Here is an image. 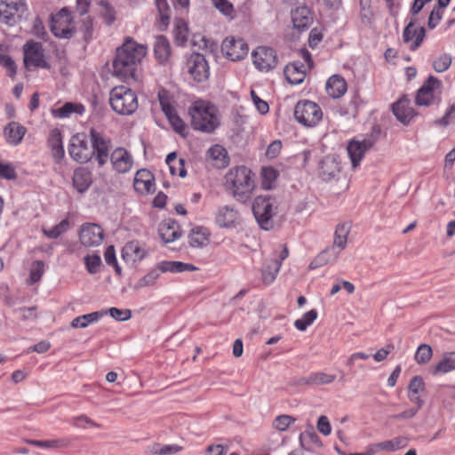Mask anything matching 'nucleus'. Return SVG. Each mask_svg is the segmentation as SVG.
<instances>
[{
	"label": "nucleus",
	"mask_w": 455,
	"mask_h": 455,
	"mask_svg": "<svg viewBox=\"0 0 455 455\" xmlns=\"http://www.w3.org/2000/svg\"><path fill=\"white\" fill-rule=\"evenodd\" d=\"M147 47L127 37L124 44L116 49L113 60V75L121 79L137 78L138 67L147 55Z\"/></svg>",
	"instance_id": "nucleus-1"
},
{
	"label": "nucleus",
	"mask_w": 455,
	"mask_h": 455,
	"mask_svg": "<svg viewBox=\"0 0 455 455\" xmlns=\"http://www.w3.org/2000/svg\"><path fill=\"white\" fill-rule=\"evenodd\" d=\"M226 178L233 196L238 202L246 203L255 188L251 170L245 166H238L231 169Z\"/></svg>",
	"instance_id": "nucleus-2"
},
{
	"label": "nucleus",
	"mask_w": 455,
	"mask_h": 455,
	"mask_svg": "<svg viewBox=\"0 0 455 455\" xmlns=\"http://www.w3.org/2000/svg\"><path fill=\"white\" fill-rule=\"evenodd\" d=\"M192 127L202 132L211 133L219 126L216 108L210 102L196 100L188 109Z\"/></svg>",
	"instance_id": "nucleus-3"
},
{
	"label": "nucleus",
	"mask_w": 455,
	"mask_h": 455,
	"mask_svg": "<svg viewBox=\"0 0 455 455\" xmlns=\"http://www.w3.org/2000/svg\"><path fill=\"white\" fill-rule=\"evenodd\" d=\"M109 102L112 109L123 116L133 114L139 106L136 93L125 86H116L110 92Z\"/></svg>",
	"instance_id": "nucleus-4"
},
{
	"label": "nucleus",
	"mask_w": 455,
	"mask_h": 455,
	"mask_svg": "<svg viewBox=\"0 0 455 455\" xmlns=\"http://www.w3.org/2000/svg\"><path fill=\"white\" fill-rule=\"evenodd\" d=\"M276 202L270 196H259L252 204L253 215L264 230H270L274 228L273 217L276 213Z\"/></svg>",
	"instance_id": "nucleus-5"
},
{
	"label": "nucleus",
	"mask_w": 455,
	"mask_h": 455,
	"mask_svg": "<svg viewBox=\"0 0 455 455\" xmlns=\"http://www.w3.org/2000/svg\"><path fill=\"white\" fill-rule=\"evenodd\" d=\"M294 117L300 124L314 127L322 120L323 111L315 102L303 100L296 104Z\"/></svg>",
	"instance_id": "nucleus-6"
},
{
	"label": "nucleus",
	"mask_w": 455,
	"mask_h": 455,
	"mask_svg": "<svg viewBox=\"0 0 455 455\" xmlns=\"http://www.w3.org/2000/svg\"><path fill=\"white\" fill-rule=\"evenodd\" d=\"M92 151L100 167L107 164L109 158L111 140L95 129L90 131Z\"/></svg>",
	"instance_id": "nucleus-7"
},
{
	"label": "nucleus",
	"mask_w": 455,
	"mask_h": 455,
	"mask_svg": "<svg viewBox=\"0 0 455 455\" xmlns=\"http://www.w3.org/2000/svg\"><path fill=\"white\" fill-rule=\"evenodd\" d=\"M28 11L25 0H0V20L15 24Z\"/></svg>",
	"instance_id": "nucleus-8"
},
{
	"label": "nucleus",
	"mask_w": 455,
	"mask_h": 455,
	"mask_svg": "<svg viewBox=\"0 0 455 455\" xmlns=\"http://www.w3.org/2000/svg\"><path fill=\"white\" fill-rule=\"evenodd\" d=\"M442 83L433 76H429L422 86L418 90L416 104L418 106H429L434 104L437 95L441 92Z\"/></svg>",
	"instance_id": "nucleus-9"
},
{
	"label": "nucleus",
	"mask_w": 455,
	"mask_h": 455,
	"mask_svg": "<svg viewBox=\"0 0 455 455\" xmlns=\"http://www.w3.org/2000/svg\"><path fill=\"white\" fill-rule=\"evenodd\" d=\"M24 51V65L29 69L30 68H49L50 66L44 60L43 45L36 42H28L23 46Z\"/></svg>",
	"instance_id": "nucleus-10"
},
{
	"label": "nucleus",
	"mask_w": 455,
	"mask_h": 455,
	"mask_svg": "<svg viewBox=\"0 0 455 455\" xmlns=\"http://www.w3.org/2000/svg\"><path fill=\"white\" fill-rule=\"evenodd\" d=\"M71 21L72 17L69 11L67 8H63L52 16L51 30L57 37L70 38L74 33Z\"/></svg>",
	"instance_id": "nucleus-11"
},
{
	"label": "nucleus",
	"mask_w": 455,
	"mask_h": 455,
	"mask_svg": "<svg viewBox=\"0 0 455 455\" xmlns=\"http://www.w3.org/2000/svg\"><path fill=\"white\" fill-rule=\"evenodd\" d=\"M68 151L70 156L79 163H87L93 156L84 134H76L72 137Z\"/></svg>",
	"instance_id": "nucleus-12"
},
{
	"label": "nucleus",
	"mask_w": 455,
	"mask_h": 455,
	"mask_svg": "<svg viewBox=\"0 0 455 455\" xmlns=\"http://www.w3.org/2000/svg\"><path fill=\"white\" fill-rule=\"evenodd\" d=\"M187 70L191 77L196 82H204L208 79L210 72L209 66L201 53H193L187 60Z\"/></svg>",
	"instance_id": "nucleus-13"
},
{
	"label": "nucleus",
	"mask_w": 455,
	"mask_h": 455,
	"mask_svg": "<svg viewBox=\"0 0 455 455\" xmlns=\"http://www.w3.org/2000/svg\"><path fill=\"white\" fill-rule=\"evenodd\" d=\"M252 59L255 67L263 72L274 69L277 65V57L272 48L259 46L252 52Z\"/></svg>",
	"instance_id": "nucleus-14"
},
{
	"label": "nucleus",
	"mask_w": 455,
	"mask_h": 455,
	"mask_svg": "<svg viewBox=\"0 0 455 455\" xmlns=\"http://www.w3.org/2000/svg\"><path fill=\"white\" fill-rule=\"evenodd\" d=\"M104 232L97 224L86 223L82 225L79 231L80 243L85 247H95L101 244Z\"/></svg>",
	"instance_id": "nucleus-15"
},
{
	"label": "nucleus",
	"mask_w": 455,
	"mask_h": 455,
	"mask_svg": "<svg viewBox=\"0 0 455 455\" xmlns=\"http://www.w3.org/2000/svg\"><path fill=\"white\" fill-rule=\"evenodd\" d=\"M221 50L229 60L236 61L247 56L249 48L242 39L226 38L222 43Z\"/></svg>",
	"instance_id": "nucleus-16"
},
{
	"label": "nucleus",
	"mask_w": 455,
	"mask_h": 455,
	"mask_svg": "<svg viewBox=\"0 0 455 455\" xmlns=\"http://www.w3.org/2000/svg\"><path fill=\"white\" fill-rule=\"evenodd\" d=\"M375 142L376 139L373 138L364 139L361 141L352 140L349 142L347 150L353 168H356L359 165L366 151L371 148Z\"/></svg>",
	"instance_id": "nucleus-17"
},
{
	"label": "nucleus",
	"mask_w": 455,
	"mask_h": 455,
	"mask_svg": "<svg viewBox=\"0 0 455 455\" xmlns=\"http://www.w3.org/2000/svg\"><path fill=\"white\" fill-rule=\"evenodd\" d=\"M113 169L118 173L130 172L133 165V159L131 154L124 148H116L112 151L108 158Z\"/></svg>",
	"instance_id": "nucleus-18"
},
{
	"label": "nucleus",
	"mask_w": 455,
	"mask_h": 455,
	"mask_svg": "<svg viewBox=\"0 0 455 455\" xmlns=\"http://www.w3.org/2000/svg\"><path fill=\"white\" fill-rule=\"evenodd\" d=\"M340 172V163L335 155L324 156L319 164V175L324 181L334 179Z\"/></svg>",
	"instance_id": "nucleus-19"
},
{
	"label": "nucleus",
	"mask_w": 455,
	"mask_h": 455,
	"mask_svg": "<svg viewBox=\"0 0 455 455\" xmlns=\"http://www.w3.org/2000/svg\"><path fill=\"white\" fill-rule=\"evenodd\" d=\"M148 254V250L144 244L138 241H131L127 243L122 249V259L127 264H134L143 259Z\"/></svg>",
	"instance_id": "nucleus-20"
},
{
	"label": "nucleus",
	"mask_w": 455,
	"mask_h": 455,
	"mask_svg": "<svg viewBox=\"0 0 455 455\" xmlns=\"http://www.w3.org/2000/svg\"><path fill=\"white\" fill-rule=\"evenodd\" d=\"M392 110L396 119L403 124H408L415 116L412 108L410 107V100L403 96L392 105Z\"/></svg>",
	"instance_id": "nucleus-21"
},
{
	"label": "nucleus",
	"mask_w": 455,
	"mask_h": 455,
	"mask_svg": "<svg viewBox=\"0 0 455 455\" xmlns=\"http://www.w3.org/2000/svg\"><path fill=\"white\" fill-rule=\"evenodd\" d=\"M291 21L296 29L303 31L307 29L313 22V16L306 5L299 6L291 11Z\"/></svg>",
	"instance_id": "nucleus-22"
},
{
	"label": "nucleus",
	"mask_w": 455,
	"mask_h": 455,
	"mask_svg": "<svg viewBox=\"0 0 455 455\" xmlns=\"http://www.w3.org/2000/svg\"><path fill=\"white\" fill-rule=\"evenodd\" d=\"M134 188L140 193H152L155 190L154 176L146 170H139L134 177Z\"/></svg>",
	"instance_id": "nucleus-23"
},
{
	"label": "nucleus",
	"mask_w": 455,
	"mask_h": 455,
	"mask_svg": "<svg viewBox=\"0 0 455 455\" xmlns=\"http://www.w3.org/2000/svg\"><path fill=\"white\" fill-rule=\"evenodd\" d=\"M240 220L238 211L230 206H223L219 210L216 221L220 228H228L235 227Z\"/></svg>",
	"instance_id": "nucleus-24"
},
{
	"label": "nucleus",
	"mask_w": 455,
	"mask_h": 455,
	"mask_svg": "<svg viewBox=\"0 0 455 455\" xmlns=\"http://www.w3.org/2000/svg\"><path fill=\"white\" fill-rule=\"evenodd\" d=\"M415 21V19H411L403 32V40L404 43H408L415 37V40L411 46V50H416L421 44L426 36V29L423 27L419 28L418 29L414 28Z\"/></svg>",
	"instance_id": "nucleus-25"
},
{
	"label": "nucleus",
	"mask_w": 455,
	"mask_h": 455,
	"mask_svg": "<svg viewBox=\"0 0 455 455\" xmlns=\"http://www.w3.org/2000/svg\"><path fill=\"white\" fill-rule=\"evenodd\" d=\"M158 232L160 237L165 243L173 242L181 235L180 226L178 222L173 220H168L162 222Z\"/></svg>",
	"instance_id": "nucleus-26"
},
{
	"label": "nucleus",
	"mask_w": 455,
	"mask_h": 455,
	"mask_svg": "<svg viewBox=\"0 0 455 455\" xmlns=\"http://www.w3.org/2000/svg\"><path fill=\"white\" fill-rule=\"evenodd\" d=\"M27 132V129L17 122L9 123L4 130L7 143L17 146L21 141Z\"/></svg>",
	"instance_id": "nucleus-27"
},
{
	"label": "nucleus",
	"mask_w": 455,
	"mask_h": 455,
	"mask_svg": "<svg viewBox=\"0 0 455 455\" xmlns=\"http://www.w3.org/2000/svg\"><path fill=\"white\" fill-rule=\"evenodd\" d=\"M283 72L286 80L291 84H299L306 77L304 65L299 62L286 65Z\"/></svg>",
	"instance_id": "nucleus-28"
},
{
	"label": "nucleus",
	"mask_w": 455,
	"mask_h": 455,
	"mask_svg": "<svg viewBox=\"0 0 455 455\" xmlns=\"http://www.w3.org/2000/svg\"><path fill=\"white\" fill-rule=\"evenodd\" d=\"M350 228L347 224H339L337 226L334 233L333 244L328 247L330 250H334L339 256V253L346 248L347 236L349 235Z\"/></svg>",
	"instance_id": "nucleus-29"
},
{
	"label": "nucleus",
	"mask_w": 455,
	"mask_h": 455,
	"mask_svg": "<svg viewBox=\"0 0 455 455\" xmlns=\"http://www.w3.org/2000/svg\"><path fill=\"white\" fill-rule=\"evenodd\" d=\"M92 182V172L85 168L75 170L73 185L79 193H84Z\"/></svg>",
	"instance_id": "nucleus-30"
},
{
	"label": "nucleus",
	"mask_w": 455,
	"mask_h": 455,
	"mask_svg": "<svg viewBox=\"0 0 455 455\" xmlns=\"http://www.w3.org/2000/svg\"><path fill=\"white\" fill-rule=\"evenodd\" d=\"M326 92L334 99L340 98L347 92V83L340 76L334 75L326 83Z\"/></svg>",
	"instance_id": "nucleus-31"
},
{
	"label": "nucleus",
	"mask_w": 455,
	"mask_h": 455,
	"mask_svg": "<svg viewBox=\"0 0 455 455\" xmlns=\"http://www.w3.org/2000/svg\"><path fill=\"white\" fill-rule=\"evenodd\" d=\"M154 52L160 63H165L171 56V46L167 38L164 36H157L154 43Z\"/></svg>",
	"instance_id": "nucleus-32"
},
{
	"label": "nucleus",
	"mask_w": 455,
	"mask_h": 455,
	"mask_svg": "<svg viewBox=\"0 0 455 455\" xmlns=\"http://www.w3.org/2000/svg\"><path fill=\"white\" fill-rule=\"evenodd\" d=\"M210 233L206 228L197 227L193 228L188 235V243L193 248H202L209 243Z\"/></svg>",
	"instance_id": "nucleus-33"
},
{
	"label": "nucleus",
	"mask_w": 455,
	"mask_h": 455,
	"mask_svg": "<svg viewBox=\"0 0 455 455\" xmlns=\"http://www.w3.org/2000/svg\"><path fill=\"white\" fill-rule=\"evenodd\" d=\"M48 145L52 149V156L57 161H60L64 156V148L60 132L57 129L51 132L48 139Z\"/></svg>",
	"instance_id": "nucleus-34"
},
{
	"label": "nucleus",
	"mask_w": 455,
	"mask_h": 455,
	"mask_svg": "<svg viewBox=\"0 0 455 455\" xmlns=\"http://www.w3.org/2000/svg\"><path fill=\"white\" fill-rule=\"evenodd\" d=\"M299 443L300 446L307 451H312L315 448H321L323 446L319 436L313 430L301 433L299 435Z\"/></svg>",
	"instance_id": "nucleus-35"
},
{
	"label": "nucleus",
	"mask_w": 455,
	"mask_h": 455,
	"mask_svg": "<svg viewBox=\"0 0 455 455\" xmlns=\"http://www.w3.org/2000/svg\"><path fill=\"white\" fill-rule=\"evenodd\" d=\"M338 258L339 256L337 255V252L334 251V250L326 248L312 260L309 267L311 269L321 267L327 265L328 263L335 261Z\"/></svg>",
	"instance_id": "nucleus-36"
},
{
	"label": "nucleus",
	"mask_w": 455,
	"mask_h": 455,
	"mask_svg": "<svg viewBox=\"0 0 455 455\" xmlns=\"http://www.w3.org/2000/svg\"><path fill=\"white\" fill-rule=\"evenodd\" d=\"M105 314V312H92L77 316L72 320L70 326L74 329L86 328L90 323L97 322Z\"/></svg>",
	"instance_id": "nucleus-37"
},
{
	"label": "nucleus",
	"mask_w": 455,
	"mask_h": 455,
	"mask_svg": "<svg viewBox=\"0 0 455 455\" xmlns=\"http://www.w3.org/2000/svg\"><path fill=\"white\" fill-rule=\"evenodd\" d=\"M27 443L40 448L48 449H64L69 446L70 442L68 439H53V440H27Z\"/></svg>",
	"instance_id": "nucleus-38"
},
{
	"label": "nucleus",
	"mask_w": 455,
	"mask_h": 455,
	"mask_svg": "<svg viewBox=\"0 0 455 455\" xmlns=\"http://www.w3.org/2000/svg\"><path fill=\"white\" fill-rule=\"evenodd\" d=\"M408 444V440L405 437H395L392 440L384 441L375 444L379 450H384L387 451H395L397 450L403 449L406 447Z\"/></svg>",
	"instance_id": "nucleus-39"
},
{
	"label": "nucleus",
	"mask_w": 455,
	"mask_h": 455,
	"mask_svg": "<svg viewBox=\"0 0 455 455\" xmlns=\"http://www.w3.org/2000/svg\"><path fill=\"white\" fill-rule=\"evenodd\" d=\"M207 156L214 161H218L221 166L228 164V152L220 145H214L211 147L206 153Z\"/></svg>",
	"instance_id": "nucleus-40"
},
{
	"label": "nucleus",
	"mask_w": 455,
	"mask_h": 455,
	"mask_svg": "<svg viewBox=\"0 0 455 455\" xmlns=\"http://www.w3.org/2000/svg\"><path fill=\"white\" fill-rule=\"evenodd\" d=\"M157 98L164 115L171 114L172 111L175 110L173 107L172 97L170 92L162 88L158 91Z\"/></svg>",
	"instance_id": "nucleus-41"
},
{
	"label": "nucleus",
	"mask_w": 455,
	"mask_h": 455,
	"mask_svg": "<svg viewBox=\"0 0 455 455\" xmlns=\"http://www.w3.org/2000/svg\"><path fill=\"white\" fill-rule=\"evenodd\" d=\"M183 450V447L178 444L161 445L155 443L151 448V452L156 455H172Z\"/></svg>",
	"instance_id": "nucleus-42"
},
{
	"label": "nucleus",
	"mask_w": 455,
	"mask_h": 455,
	"mask_svg": "<svg viewBox=\"0 0 455 455\" xmlns=\"http://www.w3.org/2000/svg\"><path fill=\"white\" fill-rule=\"evenodd\" d=\"M317 318V312L315 309H311L306 314L303 315V316L300 319H297L294 323L295 327L301 331H304L307 330V328L313 323V322Z\"/></svg>",
	"instance_id": "nucleus-43"
},
{
	"label": "nucleus",
	"mask_w": 455,
	"mask_h": 455,
	"mask_svg": "<svg viewBox=\"0 0 455 455\" xmlns=\"http://www.w3.org/2000/svg\"><path fill=\"white\" fill-rule=\"evenodd\" d=\"M432 355L431 347L427 344H421L415 353L414 359L419 364H425L430 361Z\"/></svg>",
	"instance_id": "nucleus-44"
},
{
	"label": "nucleus",
	"mask_w": 455,
	"mask_h": 455,
	"mask_svg": "<svg viewBox=\"0 0 455 455\" xmlns=\"http://www.w3.org/2000/svg\"><path fill=\"white\" fill-rule=\"evenodd\" d=\"M173 33L177 44L183 45L188 41V28L184 21H177Z\"/></svg>",
	"instance_id": "nucleus-45"
},
{
	"label": "nucleus",
	"mask_w": 455,
	"mask_h": 455,
	"mask_svg": "<svg viewBox=\"0 0 455 455\" xmlns=\"http://www.w3.org/2000/svg\"><path fill=\"white\" fill-rule=\"evenodd\" d=\"M452 370H455V366L452 359L449 356L448 353H446L443 355V359L435 365L433 374L447 373Z\"/></svg>",
	"instance_id": "nucleus-46"
},
{
	"label": "nucleus",
	"mask_w": 455,
	"mask_h": 455,
	"mask_svg": "<svg viewBox=\"0 0 455 455\" xmlns=\"http://www.w3.org/2000/svg\"><path fill=\"white\" fill-rule=\"evenodd\" d=\"M159 277V271L157 269L151 270L145 276L140 278L133 286L134 290H140L143 287L152 286L155 284L156 279Z\"/></svg>",
	"instance_id": "nucleus-47"
},
{
	"label": "nucleus",
	"mask_w": 455,
	"mask_h": 455,
	"mask_svg": "<svg viewBox=\"0 0 455 455\" xmlns=\"http://www.w3.org/2000/svg\"><path fill=\"white\" fill-rule=\"evenodd\" d=\"M44 273V263L36 260L32 263L29 274V283L33 284L40 281Z\"/></svg>",
	"instance_id": "nucleus-48"
},
{
	"label": "nucleus",
	"mask_w": 455,
	"mask_h": 455,
	"mask_svg": "<svg viewBox=\"0 0 455 455\" xmlns=\"http://www.w3.org/2000/svg\"><path fill=\"white\" fill-rule=\"evenodd\" d=\"M278 272H275V267L273 260H266L261 270L262 281L266 284L271 283L276 277Z\"/></svg>",
	"instance_id": "nucleus-49"
},
{
	"label": "nucleus",
	"mask_w": 455,
	"mask_h": 455,
	"mask_svg": "<svg viewBox=\"0 0 455 455\" xmlns=\"http://www.w3.org/2000/svg\"><path fill=\"white\" fill-rule=\"evenodd\" d=\"M336 379L333 374H327L325 372H315L311 374L312 386L327 385L332 383Z\"/></svg>",
	"instance_id": "nucleus-50"
},
{
	"label": "nucleus",
	"mask_w": 455,
	"mask_h": 455,
	"mask_svg": "<svg viewBox=\"0 0 455 455\" xmlns=\"http://www.w3.org/2000/svg\"><path fill=\"white\" fill-rule=\"evenodd\" d=\"M82 110H84L83 106H76L73 103L68 102L64 104L61 108L56 109L54 113L56 116L60 118H65L68 117L73 112L82 113Z\"/></svg>",
	"instance_id": "nucleus-51"
},
{
	"label": "nucleus",
	"mask_w": 455,
	"mask_h": 455,
	"mask_svg": "<svg viewBox=\"0 0 455 455\" xmlns=\"http://www.w3.org/2000/svg\"><path fill=\"white\" fill-rule=\"evenodd\" d=\"M69 227V222L68 220H63L60 221L58 225L53 227L52 228L46 230L44 229V232L45 235L49 238H58L60 235H61L63 233H65Z\"/></svg>",
	"instance_id": "nucleus-52"
},
{
	"label": "nucleus",
	"mask_w": 455,
	"mask_h": 455,
	"mask_svg": "<svg viewBox=\"0 0 455 455\" xmlns=\"http://www.w3.org/2000/svg\"><path fill=\"white\" fill-rule=\"evenodd\" d=\"M156 5L160 15L161 22L166 26L169 22L171 13L167 0H156Z\"/></svg>",
	"instance_id": "nucleus-53"
},
{
	"label": "nucleus",
	"mask_w": 455,
	"mask_h": 455,
	"mask_svg": "<svg viewBox=\"0 0 455 455\" xmlns=\"http://www.w3.org/2000/svg\"><path fill=\"white\" fill-rule=\"evenodd\" d=\"M451 64V57L450 54L443 53L433 62V68L436 72H443L447 70Z\"/></svg>",
	"instance_id": "nucleus-54"
},
{
	"label": "nucleus",
	"mask_w": 455,
	"mask_h": 455,
	"mask_svg": "<svg viewBox=\"0 0 455 455\" xmlns=\"http://www.w3.org/2000/svg\"><path fill=\"white\" fill-rule=\"evenodd\" d=\"M261 175L263 188L266 189L271 188V183L277 178L276 171L272 167H264Z\"/></svg>",
	"instance_id": "nucleus-55"
},
{
	"label": "nucleus",
	"mask_w": 455,
	"mask_h": 455,
	"mask_svg": "<svg viewBox=\"0 0 455 455\" xmlns=\"http://www.w3.org/2000/svg\"><path fill=\"white\" fill-rule=\"evenodd\" d=\"M79 29L83 33L84 40L86 42L90 41L93 35L92 19L91 17H85L83 19Z\"/></svg>",
	"instance_id": "nucleus-56"
},
{
	"label": "nucleus",
	"mask_w": 455,
	"mask_h": 455,
	"mask_svg": "<svg viewBox=\"0 0 455 455\" xmlns=\"http://www.w3.org/2000/svg\"><path fill=\"white\" fill-rule=\"evenodd\" d=\"M84 263L88 272L90 274H95L99 271L101 264V259L98 254L87 255L84 257Z\"/></svg>",
	"instance_id": "nucleus-57"
},
{
	"label": "nucleus",
	"mask_w": 455,
	"mask_h": 455,
	"mask_svg": "<svg viewBox=\"0 0 455 455\" xmlns=\"http://www.w3.org/2000/svg\"><path fill=\"white\" fill-rule=\"evenodd\" d=\"M165 116L168 118L174 131L180 134H182L186 129V125L184 122L177 115L176 110H173L171 112V114H167Z\"/></svg>",
	"instance_id": "nucleus-58"
},
{
	"label": "nucleus",
	"mask_w": 455,
	"mask_h": 455,
	"mask_svg": "<svg viewBox=\"0 0 455 455\" xmlns=\"http://www.w3.org/2000/svg\"><path fill=\"white\" fill-rule=\"evenodd\" d=\"M104 257H105V260H106L107 264L113 266L115 267L116 273L118 275H120L122 270H121V267H119V265L117 264V260L116 258V251H115V248L113 245H110L106 249Z\"/></svg>",
	"instance_id": "nucleus-59"
},
{
	"label": "nucleus",
	"mask_w": 455,
	"mask_h": 455,
	"mask_svg": "<svg viewBox=\"0 0 455 455\" xmlns=\"http://www.w3.org/2000/svg\"><path fill=\"white\" fill-rule=\"evenodd\" d=\"M295 419L289 415H280L275 418L273 426L279 431H285L294 422Z\"/></svg>",
	"instance_id": "nucleus-60"
},
{
	"label": "nucleus",
	"mask_w": 455,
	"mask_h": 455,
	"mask_svg": "<svg viewBox=\"0 0 455 455\" xmlns=\"http://www.w3.org/2000/svg\"><path fill=\"white\" fill-rule=\"evenodd\" d=\"M111 317L117 321H127L132 317V311L130 309H119L116 307H111L109 309Z\"/></svg>",
	"instance_id": "nucleus-61"
},
{
	"label": "nucleus",
	"mask_w": 455,
	"mask_h": 455,
	"mask_svg": "<svg viewBox=\"0 0 455 455\" xmlns=\"http://www.w3.org/2000/svg\"><path fill=\"white\" fill-rule=\"evenodd\" d=\"M251 96L256 108L261 115H265L269 111L268 104L265 100H261L254 91L251 92Z\"/></svg>",
	"instance_id": "nucleus-62"
},
{
	"label": "nucleus",
	"mask_w": 455,
	"mask_h": 455,
	"mask_svg": "<svg viewBox=\"0 0 455 455\" xmlns=\"http://www.w3.org/2000/svg\"><path fill=\"white\" fill-rule=\"evenodd\" d=\"M316 427L317 430L325 436L329 435L331 433V427L330 421L328 418L324 415L319 417Z\"/></svg>",
	"instance_id": "nucleus-63"
},
{
	"label": "nucleus",
	"mask_w": 455,
	"mask_h": 455,
	"mask_svg": "<svg viewBox=\"0 0 455 455\" xmlns=\"http://www.w3.org/2000/svg\"><path fill=\"white\" fill-rule=\"evenodd\" d=\"M424 387V382L421 377L414 376L409 384V394L419 395V391Z\"/></svg>",
	"instance_id": "nucleus-64"
}]
</instances>
